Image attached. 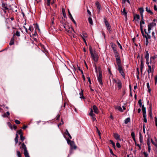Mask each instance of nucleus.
Segmentation results:
<instances>
[{"label":"nucleus","instance_id":"f257e3e1","mask_svg":"<svg viewBox=\"0 0 157 157\" xmlns=\"http://www.w3.org/2000/svg\"><path fill=\"white\" fill-rule=\"evenodd\" d=\"M117 66H116V69L119 71L121 75L124 78L125 77V74L124 73V67L121 64V62L117 63Z\"/></svg>","mask_w":157,"mask_h":157},{"label":"nucleus","instance_id":"f03ea898","mask_svg":"<svg viewBox=\"0 0 157 157\" xmlns=\"http://www.w3.org/2000/svg\"><path fill=\"white\" fill-rule=\"evenodd\" d=\"M63 26L64 28L65 29V31H66L67 32V34H68V35L70 36H73V37H74V34L72 32V31H73L74 33H75V32L74 31L73 28L71 27L70 28L68 27V29L67 28L66 26L67 25L65 23L64 24H63Z\"/></svg>","mask_w":157,"mask_h":157},{"label":"nucleus","instance_id":"7ed1b4c3","mask_svg":"<svg viewBox=\"0 0 157 157\" xmlns=\"http://www.w3.org/2000/svg\"><path fill=\"white\" fill-rule=\"evenodd\" d=\"M98 75L97 76L98 80L100 85H103L102 80V73L101 68L100 66L98 67Z\"/></svg>","mask_w":157,"mask_h":157},{"label":"nucleus","instance_id":"20e7f679","mask_svg":"<svg viewBox=\"0 0 157 157\" xmlns=\"http://www.w3.org/2000/svg\"><path fill=\"white\" fill-rule=\"evenodd\" d=\"M89 50L90 51L91 56L92 59L95 62H97L99 58L98 54L96 53L94 54L93 52V50L91 46L89 48Z\"/></svg>","mask_w":157,"mask_h":157},{"label":"nucleus","instance_id":"39448f33","mask_svg":"<svg viewBox=\"0 0 157 157\" xmlns=\"http://www.w3.org/2000/svg\"><path fill=\"white\" fill-rule=\"evenodd\" d=\"M20 148L21 149H24V154L25 157H30V156L29 155V153L28 152L26 145H25L24 143H23L22 144L21 146L20 147Z\"/></svg>","mask_w":157,"mask_h":157},{"label":"nucleus","instance_id":"423d86ee","mask_svg":"<svg viewBox=\"0 0 157 157\" xmlns=\"http://www.w3.org/2000/svg\"><path fill=\"white\" fill-rule=\"evenodd\" d=\"M70 147V154H71L73 153V150H75L77 148V146L75 145L74 142H72L69 145Z\"/></svg>","mask_w":157,"mask_h":157},{"label":"nucleus","instance_id":"0eeeda50","mask_svg":"<svg viewBox=\"0 0 157 157\" xmlns=\"http://www.w3.org/2000/svg\"><path fill=\"white\" fill-rule=\"evenodd\" d=\"M104 23L108 31L110 33L112 31V29L110 24L107 20V18L106 17H104Z\"/></svg>","mask_w":157,"mask_h":157},{"label":"nucleus","instance_id":"6e6552de","mask_svg":"<svg viewBox=\"0 0 157 157\" xmlns=\"http://www.w3.org/2000/svg\"><path fill=\"white\" fill-rule=\"evenodd\" d=\"M2 7L1 9L3 10L4 13H6L7 12H9V11L8 12L7 10L9 11L10 10L8 7V5L7 4L3 2L2 5Z\"/></svg>","mask_w":157,"mask_h":157},{"label":"nucleus","instance_id":"1a4fd4ad","mask_svg":"<svg viewBox=\"0 0 157 157\" xmlns=\"http://www.w3.org/2000/svg\"><path fill=\"white\" fill-rule=\"evenodd\" d=\"M113 52L116 58L117 63L121 62L120 57V55L117 50L113 51Z\"/></svg>","mask_w":157,"mask_h":157},{"label":"nucleus","instance_id":"9d476101","mask_svg":"<svg viewBox=\"0 0 157 157\" xmlns=\"http://www.w3.org/2000/svg\"><path fill=\"white\" fill-rule=\"evenodd\" d=\"M157 57V55H155L154 56H151L150 57V63L151 64L153 63V65H152V67L153 68L154 66V64L155 63V59Z\"/></svg>","mask_w":157,"mask_h":157},{"label":"nucleus","instance_id":"9b49d317","mask_svg":"<svg viewBox=\"0 0 157 157\" xmlns=\"http://www.w3.org/2000/svg\"><path fill=\"white\" fill-rule=\"evenodd\" d=\"M156 25V23L152 22L150 23L148 25V33H150V30L151 29V28L154 26H155Z\"/></svg>","mask_w":157,"mask_h":157},{"label":"nucleus","instance_id":"f8f14e48","mask_svg":"<svg viewBox=\"0 0 157 157\" xmlns=\"http://www.w3.org/2000/svg\"><path fill=\"white\" fill-rule=\"evenodd\" d=\"M148 69L147 71V73H148V78H149L150 77L149 74L150 73H152V76L153 75V70H152L151 69V66L150 65H148Z\"/></svg>","mask_w":157,"mask_h":157},{"label":"nucleus","instance_id":"ddd939ff","mask_svg":"<svg viewBox=\"0 0 157 157\" xmlns=\"http://www.w3.org/2000/svg\"><path fill=\"white\" fill-rule=\"evenodd\" d=\"M146 11L148 14H149L151 15H153L154 13L152 11L150 10V8L146 7L145 8Z\"/></svg>","mask_w":157,"mask_h":157},{"label":"nucleus","instance_id":"4468645a","mask_svg":"<svg viewBox=\"0 0 157 157\" xmlns=\"http://www.w3.org/2000/svg\"><path fill=\"white\" fill-rule=\"evenodd\" d=\"M144 24H145V22H144V21H140V27L141 32L142 34H143V26L142 25Z\"/></svg>","mask_w":157,"mask_h":157},{"label":"nucleus","instance_id":"2eb2a0df","mask_svg":"<svg viewBox=\"0 0 157 157\" xmlns=\"http://www.w3.org/2000/svg\"><path fill=\"white\" fill-rule=\"evenodd\" d=\"M144 30L145 33L147 34V36H146V35H144V33L143 32V34H142L143 37H144L146 38V39H147H147H150L151 38V36L150 35H149L147 33L146 29H144Z\"/></svg>","mask_w":157,"mask_h":157},{"label":"nucleus","instance_id":"dca6fc26","mask_svg":"<svg viewBox=\"0 0 157 157\" xmlns=\"http://www.w3.org/2000/svg\"><path fill=\"white\" fill-rule=\"evenodd\" d=\"M68 13L69 15L70 18L72 21L73 22L75 25H76V22L75 21V20H74V19H73V18L72 16V15L71 13L69 10H68Z\"/></svg>","mask_w":157,"mask_h":157},{"label":"nucleus","instance_id":"f3484780","mask_svg":"<svg viewBox=\"0 0 157 157\" xmlns=\"http://www.w3.org/2000/svg\"><path fill=\"white\" fill-rule=\"evenodd\" d=\"M93 109L95 113L96 114H98L99 113V110L96 106L94 105L93 106Z\"/></svg>","mask_w":157,"mask_h":157},{"label":"nucleus","instance_id":"a211bd4d","mask_svg":"<svg viewBox=\"0 0 157 157\" xmlns=\"http://www.w3.org/2000/svg\"><path fill=\"white\" fill-rule=\"evenodd\" d=\"M140 70L141 72H142V70L144 68V64L143 62V58H141L140 60Z\"/></svg>","mask_w":157,"mask_h":157},{"label":"nucleus","instance_id":"6ab92c4d","mask_svg":"<svg viewBox=\"0 0 157 157\" xmlns=\"http://www.w3.org/2000/svg\"><path fill=\"white\" fill-rule=\"evenodd\" d=\"M110 45L113 51L117 50L116 48L117 46L114 43L111 42L110 43Z\"/></svg>","mask_w":157,"mask_h":157},{"label":"nucleus","instance_id":"aec40b11","mask_svg":"<svg viewBox=\"0 0 157 157\" xmlns=\"http://www.w3.org/2000/svg\"><path fill=\"white\" fill-rule=\"evenodd\" d=\"M95 5L98 10H101V8L100 4L98 1H97L95 2Z\"/></svg>","mask_w":157,"mask_h":157},{"label":"nucleus","instance_id":"412c9836","mask_svg":"<svg viewBox=\"0 0 157 157\" xmlns=\"http://www.w3.org/2000/svg\"><path fill=\"white\" fill-rule=\"evenodd\" d=\"M118 85V90H120L122 88V83L120 80H118V81L117 82Z\"/></svg>","mask_w":157,"mask_h":157},{"label":"nucleus","instance_id":"4be33fe9","mask_svg":"<svg viewBox=\"0 0 157 157\" xmlns=\"http://www.w3.org/2000/svg\"><path fill=\"white\" fill-rule=\"evenodd\" d=\"M113 136L116 140H120V136L118 133H114Z\"/></svg>","mask_w":157,"mask_h":157},{"label":"nucleus","instance_id":"5701e85b","mask_svg":"<svg viewBox=\"0 0 157 157\" xmlns=\"http://www.w3.org/2000/svg\"><path fill=\"white\" fill-rule=\"evenodd\" d=\"M81 36L82 38L83 39V38L85 39L87 37V34L85 32H83L82 33V35H81Z\"/></svg>","mask_w":157,"mask_h":157},{"label":"nucleus","instance_id":"b1692460","mask_svg":"<svg viewBox=\"0 0 157 157\" xmlns=\"http://www.w3.org/2000/svg\"><path fill=\"white\" fill-rule=\"evenodd\" d=\"M142 111L143 115H146V108L144 107V105H143L142 106Z\"/></svg>","mask_w":157,"mask_h":157},{"label":"nucleus","instance_id":"393cba45","mask_svg":"<svg viewBox=\"0 0 157 157\" xmlns=\"http://www.w3.org/2000/svg\"><path fill=\"white\" fill-rule=\"evenodd\" d=\"M51 0H46L45 2V6L46 7V5L47 6H50Z\"/></svg>","mask_w":157,"mask_h":157},{"label":"nucleus","instance_id":"a878e982","mask_svg":"<svg viewBox=\"0 0 157 157\" xmlns=\"http://www.w3.org/2000/svg\"><path fill=\"white\" fill-rule=\"evenodd\" d=\"M150 109L149 112V117L151 119H152L153 117H152V110H151V105L150 104Z\"/></svg>","mask_w":157,"mask_h":157},{"label":"nucleus","instance_id":"bb28decb","mask_svg":"<svg viewBox=\"0 0 157 157\" xmlns=\"http://www.w3.org/2000/svg\"><path fill=\"white\" fill-rule=\"evenodd\" d=\"M140 18V15L138 14H135L134 15V19L133 20V21H134V20H138Z\"/></svg>","mask_w":157,"mask_h":157},{"label":"nucleus","instance_id":"cd10ccee","mask_svg":"<svg viewBox=\"0 0 157 157\" xmlns=\"http://www.w3.org/2000/svg\"><path fill=\"white\" fill-rule=\"evenodd\" d=\"M145 58L146 60H147L149 59V54L148 51H145Z\"/></svg>","mask_w":157,"mask_h":157},{"label":"nucleus","instance_id":"c85d7f7f","mask_svg":"<svg viewBox=\"0 0 157 157\" xmlns=\"http://www.w3.org/2000/svg\"><path fill=\"white\" fill-rule=\"evenodd\" d=\"M14 37L13 36L11 39L9 43L10 45H12L14 44Z\"/></svg>","mask_w":157,"mask_h":157},{"label":"nucleus","instance_id":"c756f323","mask_svg":"<svg viewBox=\"0 0 157 157\" xmlns=\"http://www.w3.org/2000/svg\"><path fill=\"white\" fill-rule=\"evenodd\" d=\"M140 13V15H143V13L144 11V9L143 7L139 8L138 9Z\"/></svg>","mask_w":157,"mask_h":157},{"label":"nucleus","instance_id":"7c9ffc66","mask_svg":"<svg viewBox=\"0 0 157 157\" xmlns=\"http://www.w3.org/2000/svg\"><path fill=\"white\" fill-rule=\"evenodd\" d=\"M79 95H80V98L81 99H85V98L84 97L83 95V91L82 90L80 92Z\"/></svg>","mask_w":157,"mask_h":157},{"label":"nucleus","instance_id":"2f4dec72","mask_svg":"<svg viewBox=\"0 0 157 157\" xmlns=\"http://www.w3.org/2000/svg\"><path fill=\"white\" fill-rule=\"evenodd\" d=\"M122 14L123 15H124L126 17H127V12H126V10H125V8H124V9H123V11L122 12Z\"/></svg>","mask_w":157,"mask_h":157},{"label":"nucleus","instance_id":"473e14b6","mask_svg":"<svg viewBox=\"0 0 157 157\" xmlns=\"http://www.w3.org/2000/svg\"><path fill=\"white\" fill-rule=\"evenodd\" d=\"M89 115L90 116H95V114L93 113V109L91 108L90 109V111L89 114Z\"/></svg>","mask_w":157,"mask_h":157},{"label":"nucleus","instance_id":"72a5a7b5","mask_svg":"<svg viewBox=\"0 0 157 157\" xmlns=\"http://www.w3.org/2000/svg\"><path fill=\"white\" fill-rule=\"evenodd\" d=\"M131 136L132 137L133 140L134 141H135V134L134 132H132L131 133Z\"/></svg>","mask_w":157,"mask_h":157},{"label":"nucleus","instance_id":"f704fd0d","mask_svg":"<svg viewBox=\"0 0 157 157\" xmlns=\"http://www.w3.org/2000/svg\"><path fill=\"white\" fill-rule=\"evenodd\" d=\"M10 115V113L9 111H7L6 112V113H5L3 115V117H8Z\"/></svg>","mask_w":157,"mask_h":157},{"label":"nucleus","instance_id":"c9c22d12","mask_svg":"<svg viewBox=\"0 0 157 157\" xmlns=\"http://www.w3.org/2000/svg\"><path fill=\"white\" fill-rule=\"evenodd\" d=\"M65 133H66V134L69 137V139H72V137L71 136V135H70V133H69L67 130V129L66 130Z\"/></svg>","mask_w":157,"mask_h":157},{"label":"nucleus","instance_id":"e433bc0d","mask_svg":"<svg viewBox=\"0 0 157 157\" xmlns=\"http://www.w3.org/2000/svg\"><path fill=\"white\" fill-rule=\"evenodd\" d=\"M88 21L89 23L91 25H93V22L92 19L91 17H89L88 18Z\"/></svg>","mask_w":157,"mask_h":157},{"label":"nucleus","instance_id":"4c0bfd02","mask_svg":"<svg viewBox=\"0 0 157 157\" xmlns=\"http://www.w3.org/2000/svg\"><path fill=\"white\" fill-rule=\"evenodd\" d=\"M115 108L116 109H117L119 111H120L121 112H123V110L122 109L121 107L120 106H117V107H116Z\"/></svg>","mask_w":157,"mask_h":157},{"label":"nucleus","instance_id":"58836bf2","mask_svg":"<svg viewBox=\"0 0 157 157\" xmlns=\"http://www.w3.org/2000/svg\"><path fill=\"white\" fill-rule=\"evenodd\" d=\"M130 118L128 117L125 119L124 122L125 124H127L128 123L130 122Z\"/></svg>","mask_w":157,"mask_h":157},{"label":"nucleus","instance_id":"ea45409f","mask_svg":"<svg viewBox=\"0 0 157 157\" xmlns=\"http://www.w3.org/2000/svg\"><path fill=\"white\" fill-rule=\"evenodd\" d=\"M147 88L148 89V92L149 93H151V89L150 88V85H149V82H147Z\"/></svg>","mask_w":157,"mask_h":157},{"label":"nucleus","instance_id":"a19ab883","mask_svg":"<svg viewBox=\"0 0 157 157\" xmlns=\"http://www.w3.org/2000/svg\"><path fill=\"white\" fill-rule=\"evenodd\" d=\"M17 133L18 134H19L21 136V135H23V133L22 132V131L21 129H20L19 130H17Z\"/></svg>","mask_w":157,"mask_h":157},{"label":"nucleus","instance_id":"79ce46f5","mask_svg":"<svg viewBox=\"0 0 157 157\" xmlns=\"http://www.w3.org/2000/svg\"><path fill=\"white\" fill-rule=\"evenodd\" d=\"M15 35L18 37L20 36V32L18 31L16 32V33L13 35V36H14Z\"/></svg>","mask_w":157,"mask_h":157},{"label":"nucleus","instance_id":"37998d69","mask_svg":"<svg viewBox=\"0 0 157 157\" xmlns=\"http://www.w3.org/2000/svg\"><path fill=\"white\" fill-rule=\"evenodd\" d=\"M147 145L148 147H151L150 146V139L149 138H148L147 139Z\"/></svg>","mask_w":157,"mask_h":157},{"label":"nucleus","instance_id":"c03bdc74","mask_svg":"<svg viewBox=\"0 0 157 157\" xmlns=\"http://www.w3.org/2000/svg\"><path fill=\"white\" fill-rule=\"evenodd\" d=\"M20 140L21 141L23 142L24 140L25 139V136H23V135H21L20 136Z\"/></svg>","mask_w":157,"mask_h":157},{"label":"nucleus","instance_id":"a18cd8bd","mask_svg":"<svg viewBox=\"0 0 157 157\" xmlns=\"http://www.w3.org/2000/svg\"><path fill=\"white\" fill-rule=\"evenodd\" d=\"M35 28L36 30L38 29L39 31H40V29L39 28L38 25L37 23H36L35 24Z\"/></svg>","mask_w":157,"mask_h":157},{"label":"nucleus","instance_id":"49530a36","mask_svg":"<svg viewBox=\"0 0 157 157\" xmlns=\"http://www.w3.org/2000/svg\"><path fill=\"white\" fill-rule=\"evenodd\" d=\"M146 115H143V117H144V119H143V121H144L146 123L147 122V118H146Z\"/></svg>","mask_w":157,"mask_h":157},{"label":"nucleus","instance_id":"de8ad7c7","mask_svg":"<svg viewBox=\"0 0 157 157\" xmlns=\"http://www.w3.org/2000/svg\"><path fill=\"white\" fill-rule=\"evenodd\" d=\"M138 104L139 105V106L140 107H142V103L141 100L139 99L138 101Z\"/></svg>","mask_w":157,"mask_h":157},{"label":"nucleus","instance_id":"09e8293b","mask_svg":"<svg viewBox=\"0 0 157 157\" xmlns=\"http://www.w3.org/2000/svg\"><path fill=\"white\" fill-rule=\"evenodd\" d=\"M66 140L67 144L69 145L72 142H74L73 141H71L69 139H66Z\"/></svg>","mask_w":157,"mask_h":157},{"label":"nucleus","instance_id":"8fccbe9b","mask_svg":"<svg viewBox=\"0 0 157 157\" xmlns=\"http://www.w3.org/2000/svg\"><path fill=\"white\" fill-rule=\"evenodd\" d=\"M8 126L11 129H13L11 123L10 122H8L7 123Z\"/></svg>","mask_w":157,"mask_h":157},{"label":"nucleus","instance_id":"3c124183","mask_svg":"<svg viewBox=\"0 0 157 157\" xmlns=\"http://www.w3.org/2000/svg\"><path fill=\"white\" fill-rule=\"evenodd\" d=\"M62 12L63 16L64 17L66 15V13L65 10L64 8H62Z\"/></svg>","mask_w":157,"mask_h":157},{"label":"nucleus","instance_id":"603ef678","mask_svg":"<svg viewBox=\"0 0 157 157\" xmlns=\"http://www.w3.org/2000/svg\"><path fill=\"white\" fill-rule=\"evenodd\" d=\"M40 46H41V48L42 49V51L44 52L45 51H46L45 49V48L44 47V45L43 44H41Z\"/></svg>","mask_w":157,"mask_h":157},{"label":"nucleus","instance_id":"864d4df0","mask_svg":"<svg viewBox=\"0 0 157 157\" xmlns=\"http://www.w3.org/2000/svg\"><path fill=\"white\" fill-rule=\"evenodd\" d=\"M117 43L118 44V45L119 47L120 48V49H122V48L121 45L118 42V41H117Z\"/></svg>","mask_w":157,"mask_h":157},{"label":"nucleus","instance_id":"5fc2aeb1","mask_svg":"<svg viewBox=\"0 0 157 157\" xmlns=\"http://www.w3.org/2000/svg\"><path fill=\"white\" fill-rule=\"evenodd\" d=\"M154 120L155 123V126L157 127V117H155Z\"/></svg>","mask_w":157,"mask_h":157},{"label":"nucleus","instance_id":"6e6d98bb","mask_svg":"<svg viewBox=\"0 0 157 157\" xmlns=\"http://www.w3.org/2000/svg\"><path fill=\"white\" fill-rule=\"evenodd\" d=\"M15 122L17 124H19L21 123L20 121L17 120H15Z\"/></svg>","mask_w":157,"mask_h":157},{"label":"nucleus","instance_id":"4d7b16f0","mask_svg":"<svg viewBox=\"0 0 157 157\" xmlns=\"http://www.w3.org/2000/svg\"><path fill=\"white\" fill-rule=\"evenodd\" d=\"M29 30L32 32H33L34 30L33 28V27H32L31 26H30L29 27Z\"/></svg>","mask_w":157,"mask_h":157},{"label":"nucleus","instance_id":"13d9d810","mask_svg":"<svg viewBox=\"0 0 157 157\" xmlns=\"http://www.w3.org/2000/svg\"><path fill=\"white\" fill-rule=\"evenodd\" d=\"M66 102L65 101H64L63 105L61 107V108L62 109H65L66 106Z\"/></svg>","mask_w":157,"mask_h":157},{"label":"nucleus","instance_id":"bf43d9fd","mask_svg":"<svg viewBox=\"0 0 157 157\" xmlns=\"http://www.w3.org/2000/svg\"><path fill=\"white\" fill-rule=\"evenodd\" d=\"M96 129H97V132L98 133V135H99L100 136V135H101V132H100V131L98 130V127H96Z\"/></svg>","mask_w":157,"mask_h":157},{"label":"nucleus","instance_id":"052dcab7","mask_svg":"<svg viewBox=\"0 0 157 157\" xmlns=\"http://www.w3.org/2000/svg\"><path fill=\"white\" fill-rule=\"evenodd\" d=\"M116 146L118 148H120L121 147V145H120V143L118 142H117L116 144Z\"/></svg>","mask_w":157,"mask_h":157},{"label":"nucleus","instance_id":"680f3d73","mask_svg":"<svg viewBox=\"0 0 157 157\" xmlns=\"http://www.w3.org/2000/svg\"><path fill=\"white\" fill-rule=\"evenodd\" d=\"M125 94H126L125 90L124 89H123L122 90V96H123L124 95H125Z\"/></svg>","mask_w":157,"mask_h":157},{"label":"nucleus","instance_id":"e2e57ef3","mask_svg":"<svg viewBox=\"0 0 157 157\" xmlns=\"http://www.w3.org/2000/svg\"><path fill=\"white\" fill-rule=\"evenodd\" d=\"M91 117L92 119L93 120V121H95L96 120V118L95 117V116H90Z\"/></svg>","mask_w":157,"mask_h":157},{"label":"nucleus","instance_id":"0e129e2a","mask_svg":"<svg viewBox=\"0 0 157 157\" xmlns=\"http://www.w3.org/2000/svg\"><path fill=\"white\" fill-rule=\"evenodd\" d=\"M18 138H16V137H15V138L14 140L15 141L16 144L18 142Z\"/></svg>","mask_w":157,"mask_h":157},{"label":"nucleus","instance_id":"69168bd1","mask_svg":"<svg viewBox=\"0 0 157 157\" xmlns=\"http://www.w3.org/2000/svg\"><path fill=\"white\" fill-rule=\"evenodd\" d=\"M109 151L111 154L112 155H115L113 154L112 150L111 149L109 148Z\"/></svg>","mask_w":157,"mask_h":157},{"label":"nucleus","instance_id":"338daca9","mask_svg":"<svg viewBox=\"0 0 157 157\" xmlns=\"http://www.w3.org/2000/svg\"><path fill=\"white\" fill-rule=\"evenodd\" d=\"M60 117V115H58L56 117V120H59V118Z\"/></svg>","mask_w":157,"mask_h":157},{"label":"nucleus","instance_id":"774afa93","mask_svg":"<svg viewBox=\"0 0 157 157\" xmlns=\"http://www.w3.org/2000/svg\"><path fill=\"white\" fill-rule=\"evenodd\" d=\"M155 83L156 85L157 82V76H155Z\"/></svg>","mask_w":157,"mask_h":157}]
</instances>
